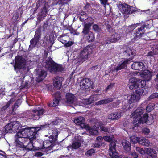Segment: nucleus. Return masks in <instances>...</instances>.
Segmentation results:
<instances>
[{
  "instance_id": "obj_3",
  "label": "nucleus",
  "mask_w": 158,
  "mask_h": 158,
  "mask_svg": "<svg viewBox=\"0 0 158 158\" xmlns=\"http://www.w3.org/2000/svg\"><path fill=\"white\" fill-rule=\"evenodd\" d=\"M58 132L56 129H54L52 131V132L45 135V137H48L50 140H46L44 142H42L43 146L45 150H50L54 145L53 144L57 141Z\"/></svg>"
},
{
  "instance_id": "obj_1",
  "label": "nucleus",
  "mask_w": 158,
  "mask_h": 158,
  "mask_svg": "<svg viewBox=\"0 0 158 158\" xmlns=\"http://www.w3.org/2000/svg\"><path fill=\"white\" fill-rule=\"evenodd\" d=\"M47 124L41 125L40 127H36L25 128L20 129V131L16 133L15 137L22 139L28 138L32 140L35 137V135L40 130L44 129L48 127Z\"/></svg>"
},
{
  "instance_id": "obj_6",
  "label": "nucleus",
  "mask_w": 158,
  "mask_h": 158,
  "mask_svg": "<svg viewBox=\"0 0 158 158\" xmlns=\"http://www.w3.org/2000/svg\"><path fill=\"white\" fill-rule=\"evenodd\" d=\"M25 64L26 62L24 58L20 56H16L15 57V63L14 66L16 72H19L20 69H24Z\"/></svg>"
},
{
  "instance_id": "obj_44",
  "label": "nucleus",
  "mask_w": 158,
  "mask_h": 158,
  "mask_svg": "<svg viewBox=\"0 0 158 158\" xmlns=\"http://www.w3.org/2000/svg\"><path fill=\"white\" fill-rule=\"evenodd\" d=\"M122 112L119 111L118 112L114 113L115 119H118L121 116Z\"/></svg>"
},
{
  "instance_id": "obj_45",
  "label": "nucleus",
  "mask_w": 158,
  "mask_h": 158,
  "mask_svg": "<svg viewBox=\"0 0 158 158\" xmlns=\"http://www.w3.org/2000/svg\"><path fill=\"white\" fill-rule=\"evenodd\" d=\"M130 140L131 142L135 144L138 142V137L135 136H132L130 137Z\"/></svg>"
},
{
  "instance_id": "obj_10",
  "label": "nucleus",
  "mask_w": 158,
  "mask_h": 158,
  "mask_svg": "<svg viewBox=\"0 0 158 158\" xmlns=\"http://www.w3.org/2000/svg\"><path fill=\"white\" fill-rule=\"evenodd\" d=\"M146 27V25H143L140 28H138L134 34V37L133 40H136L140 38L144 34L145 32L144 28Z\"/></svg>"
},
{
  "instance_id": "obj_28",
  "label": "nucleus",
  "mask_w": 158,
  "mask_h": 158,
  "mask_svg": "<svg viewBox=\"0 0 158 158\" xmlns=\"http://www.w3.org/2000/svg\"><path fill=\"white\" fill-rule=\"evenodd\" d=\"M123 53L124 55L126 56H128L132 55H134L135 54V52L134 50H132L131 48H126L123 52Z\"/></svg>"
},
{
  "instance_id": "obj_27",
  "label": "nucleus",
  "mask_w": 158,
  "mask_h": 158,
  "mask_svg": "<svg viewBox=\"0 0 158 158\" xmlns=\"http://www.w3.org/2000/svg\"><path fill=\"white\" fill-rule=\"evenodd\" d=\"M147 153L152 158H156L157 157V154L156 151L154 149L148 148L146 149Z\"/></svg>"
},
{
  "instance_id": "obj_51",
  "label": "nucleus",
  "mask_w": 158,
  "mask_h": 158,
  "mask_svg": "<svg viewBox=\"0 0 158 158\" xmlns=\"http://www.w3.org/2000/svg\"><path fill=\"white\" fill-rule=\"evenodd\" d=\"M128 86L129 87V89L131 90H133L136 89L138 88L137 85L136 84H133V85L131 84H128Z\"/></svg>"
},
{
  "instance_id": "obj_38",
  "label": "nucleus",
  "mask_w": 158,
  "mask_h": 158,
  "mask_svg": "<svg viewBox=\"0 0 158 158\" xmlns=\"http://www.w3.org/2000/svg\"><path fill=\"white\" fill-rule=\"evenodd\" d=\"M59 103V100L55 98L53 100V102L48 104L49 107L56 106L58 105Z\"/></svg>"
},
{
  "instance_id": "obj_26",
  "label": "nucleus",
  "mask_w": 158,
  "mask_h": 158,
  "mask_svg": "<svg viewBox=\"0 0 158 158\" xmlns=\"http://www.w3.org/2000/svg\"><path fill=\"white\" fill-rule=\"evenodd\" d=\"M85 128L88 130L90 134L93 135H97L98 134V131L95 127H90L88 125H87Z\"/></svg>"
},
{
  "instance_id": "obj_58",
  "label": "nucleus",
  "mask_w": 158,
  "mask_h": 158,
  "mask_svg": "<svg viewBox=\"0 0 158 158\" xmlns=\"http://www.w3.org/2000/svg\"><path fill=\"white\" fill-rule=\"evenodd\" d=\"M74 42L71 41H67L66 43L64 45L65 47H68L71 46L73 44Z\"/></svg>"
},
{
  "instance_id": "obj_23",
  "label": "nucleus",
  "mask_w": 158,
  "mask_h": 158,
  "mask_svg": "<svg viewBox=\"0 0 158 158\" xmlns=\"http://www.w3.org/2000/svg\"><path fill=\"white\" fill-rule=\"evenodd\" d=\"M92 25L91 23L85 24L84 28L82 31V33L84 35H86L91 32L90 31V27Z\"/></svg>"
},
{
  "instance_id": "obj_40",
  "label": "nucleus",
  "mask_w": 158,
  "mask_h": 158,
  "mask_svg": "<svg viewBox=\"0 0 158 158\" xmlns=\"http://www.w3.org/2000/svg\"><path fill=\"white\" fill-rule=\"evenodd\" d=\"M81 143L79 142H75L72 143V147L74 149H77L80 147Z\"/></svg>"
},
{
  "instance_id": "obj_46",
  "label": "nucleus",
  "mask_w": 158,
  "mask_h": 158,
  "mask_svg": "<svg viewBox=\"0 0 158 158\" xmlns=\"http://www.w3.org/2000/svg\"><path fill=\"white\" fill-rule=\"evenodd\" d=\"M151 145L150 142L145 138H144L143 141V146H145L147 147H148Z\"/></svg>"
},
{
  "instance_id": "obj_22",
  "label": "nucleus",
  "mask_w": 158,
  "mask_h": 158,
  "mask_svg": "<svg viewBox=\"0 0 158 158\" xmlns=\"http://www.w3.org/2000/svg\"><path fill=\"white\" fill-rule=\"evenodd\" d=\"M11 123L13 126V132H17L18 130H20L22 126L19 121H16Z\"/></svg>"
},
{
  "instance_id": "obj_31",
  "label": "nucleus",
  "mask_w": 158,
  "mask_h": 158,
  "mask_svg": "<svg viewBox=\"0 0 158 158\" xmlns=\"http://www.w3.org/2000/svg\"><path fill=\"white\" fill-rule=\"evenodd\" d=\"M140 99L139 96L136 94H132L129 99V103H134L139 101Z\"/></svg>"
},
{
  "instance_id": "obj_29",
  "label": "nucleus",
  "mask_w": 158,
  "mask_h": 158,
  "mask_svg": "<svg viewBox=\"0 0 158 158\" xmlns=\"http://www.w3.org/2000/svg\"><path fill=\"white\" fill-rule=\"evenodd\" d=\"M113 99L111 98H106L96 102L95 104L97 105L106 104L108 103L111 102L113 101Z\"/></svg>"
},
{
  "instance_id": "obj_34",
  "label": "nucleus",
  "mask_w": 158,
  "mask_h": 158,
  "mask_svg": "<svg viewBox=\"0 0 158 158\" xmlns=\"http://www.w3.org/2000/svg\"><path fill=\"white\" fill-rule=\"evenodd\" d=\"M13 127L12 123H10L7 125L5 127V131L6 133L13 132Z\"/></svg>"
},
{
  "instance_id": "obj_53",
  "label": "nucleus",
  "mask_w": 158,
  "mask_h": 158,
  "mask_svg": "<svg viewBox=\"0 0 158 158\" xmlns=\"http://www.w3.org/2000/svg\"><path fill=\"white\" fill-rule=\"evenodd\" d=\"M144 137H138V142L140 144L143 146V141Z\"/></svg>"
},
{
  "instance_id": "obj_7",
  "label": "nucleus",
  "mask_w": 158,
  "mask_h": 158,
  "mask_svg": "<svg viewBox=\"0 0 158 158\" xmlns=\"http://www.w3.org/2000/svg\"><path fill=\"white\" fill-rule=\"evenodd\" d=\"M37 135L38 134H36L35 138L32 140L29 139V142L27 145H25L24 148L29 150H37L41 149V147L38 146V143L37 141Z\"/></svg>"
},
{
  "instance_id": "obj_55",
  "label": "nucleus",
  "mask_w": 158,
  "mask_h": 158,
  "mask_svg": "<svg viewBox=\"0 0 158 158\" xmlns=\"http://www.w3.org/2000/svg\"><path fill=\"white\" fill-rule=\"evenodd\" d=\"M138 24H132L131 25L129 26L128 27V29L129 30H132L134 29L136 27L137 25Z\"/></svg>"
},
{
  "instance_id": "obj_4",
  "label": "nucleus",
  "mask_w": 158,
  "mask_h": 158,
  "mask_svg": "<svg viewBox=\"0 0 158 158\" xmlns=\"http://www.w3.org/2000/svg\"><path fill=\"white\" fill-rule=\"evenodd\" d=\"M45 67L52 73L57 71H61L63 70L62 66L55 63L51 58H48L47 60Z\"/></svg>"
},
{
  "instance_id": "obj_61",
  "label": "nucleus",
  "mask_w": 158,
  "mask_h": 158,
  "mask_svg": "<svg viewBox=\"0 0 158 158\" xmlns=\"http://www.w3.org/2000/svg\"><path fill=\"white\" fill-rule=\"evenodd\" d=\"M54 96L56 98H60V94L59 92H57L54 95Z\"/></svg>"
},
{
  "instance_id": "obj_54",
  "label": "nucleus",
  "mask_w": 158,
  "mask_h": 158,
  "mask_svg": "<svg viewBox=\"0 0 158 158\" xmlns=\"http://www.w3.org/2000/svg\"><path fill=\"white\" fill-rule=\"evenodd\" d=\"M129 108V107L127 104L124 105L122 108L121 111L125 112Z\"/></svg>"
},
{
  "instance_id": "obj_12",
  "label": "nucleus",
  "mask_w": 158,
  "mask_h": 158,
  "mask_svg": "<svg viewBox=\"0 0 158 158\" xmlns=\"http://www.w3.org/2000/svg\"><path fill=\"white\" fill-rule=\"evenodd\" d=\"M132 59V58H129L126 59L125 61L120 64L118 66L114 67L113 71H116V72H117L119 70L125 68L126 67L128 62L130 61Z\"/></svg>"
},
{
  "instance_id": "obj_16",
  "label": "nucleus",
  "mask_w": 158,
  "mask_h": 158,
  "mask_svg": "<svg viewBox=\"0 0 158 158\" xmlns=\"http://www.w3.org/2000/svg\"><path fill=\"white\" fill-rule=\"evenodd\" d=\"M47 12L46 8L45 6H44L42 9L41 13H39L38 14V17L37 18V20L36 22V24L40 23L46 16V13Z\"/></svg>"
},
{
  "instance_id": "obj_50",
  "label": "nucleus",
  "mask_w": 158,
  "mask_h": 158,
  "mask_svg": "<svg viewBox=\"0 0 158 158\" xmlns=\"http://www.w3.org/2000/svg\"><path fill=\"white\" fill-rule=\"evenodd\" d=\"M136 150L141 154L143 155L145 152V151L143 148H141L139 147H136Z\"/></svg>"
},
{
  "instance_id": "obj_9",
  "label": "nucleus",
  "mask_w": 158,
  "mask_h": 158,
  "mask_svg": "<svg viewBox=\"0 0 158 158\" xmlns=\"http://www.w3.org/2000/svg\"><path fill=\"white\" fill-rule=\"evenodd\" d=\"M116 143L113 141H112L110 145L109 151V154L110 156L112 158H125L123 155L119 156L118 153L116 152Z\"/></svg>"
},
{
  "instance_id": "obj_57",
  "label": "nucleus",
  "mask_w": 158,
  "mask_h": 158,
  "mask_svg": "<svg viewBox=\"0 0 158 158\" xmlns=\"http://www.w3.org/2000/svg\"><path fill=\"white\" fill-rule=\"evenodd\" d=\"M113 138V136H104L103 139L107 141H110Z\"/></svg>"
},
{
  "instance_id": "obj_5",
  "label": "nucleus",
  "mask_w": 158,
  "mask_h": 158,
  "mask_svg": "<svg viewBox=\"0 0 158 158\" xmlns=\"http://www.w3.org/2000/svg\"><path fill=\"white\" fill-rule=\"evenodd\" d=\"M92 47L88 46L84 48L80 52L78 55L79 59L83 61L86 60L90 54L92 53Z\"/></svg>"
},
{
  "instance_id": "obj_36",
  "label": "nucleus",
  "mask_w": 158,
  "mask_h": 158,
  "mask_svg": "<svg viewBox=\"0 0 158 158\" xmlns=\"http://www.w3.org/2000/svg\"><path fill=\"white\" fill-rule=\"evenodd\" d=\"M86 39L89 42H92L94 40V34L92 32L86 35Z\"/></svg>"
},
{
  "instance_id": "obj_42",
  "label": "nucleus",
  "mask_w": 158,
  "mask_h": 158,
  "mask_svg": "<svg viewBox=\"0 0 158 158\" xmlns=\"http://www.w3.org/2000/svg\"><path fill=\"white\" fill-rule=\"evenodd\" d=\"M95 153V150L94 149H91L87 151L85 153V155L91 156L92 155H94Z\"/></svg>"
},
{
  "instance_id": "obj_52",
  "label": "nucleus",
  "mask_w": 158,
  "mask_h": 158,
  "mask_svg": "<svg viewBox=\"0 0 158 158\" xmlns=\"http://www.w3.org/2000/svg\"><path fill=\"white\" fill-rule=\"evenodd\" d=\"M93 29L95 31L97 32H99L101 31V28L96 24H95L93 25Z\"/></svg>"
},
{
  "instance_id": "obj_17",
  "label": "nucleus",
  "mask_w": 158,
  "mask_h": 158,
  "mask_svg": "<svg viewBox=\"0 0 158 158\" xmlns=\"http://www.w3.org/2000/svg\"><path fill=\"white\" fill-rule=\"evenodd\" d=\"M33 112L34 113L32 115V118L33 119L36 120L39 118V116L41 115L44 114V110L43 109H35L33 110Z\"/></svg>"
},
{
  "instance_id": "obj_32",
  "label": "nucleus",
  "mask_w": 158,
  "mask_h": 158,
  "mask_svg": "<svg viewBox=\"0 0 158 158\" xmlns=\"http://www.w3.org/2000/svg\"><path fill=\"white\" fill-rule=\"evenodd\" d=\"M39 40L33 38L30 41L31 44L29 46V50L32 49L36 45L37 43L39 41Z\"/></svg>"
},
{
  "instance_id": "obj_37",
  "label": "nucleus",
  "mask_w": 158,
  "mask_h": 158,
  "mask_svg": "<svg viewBox=\"0 0 158 158\" xmlns=\"http://www.w3.org/2000/svg\"><path fill=\"white\" fill-rule=\"evenodd\" d=\"M144 89H140L135 91V94L139 96V98H140V97L143 95V93L144 92Z\"/></svg>"
},
{
  "instance_id": "obj_64",
  "label": "nucleus",
  "mask_w": 158,
  "mask_h": 158,
  "mask_svg": "<svg viewBox=\"0 0 158 158\" xmlns=\"http://www.w3.org/2000/svg\"><path fill=\"white\" fill-rule=\"evenodd\" d=\"M114 84H111L107 86L106 90L110 89L114 86Z\"/></svg>"
},
{
  "instance_id": "obj_11",
  "label": "nucleus",
  "mask_w": 158,
  "mask_h": 158,
  "mask_svg": "<svg viewBox=\"0 0 158 158\" xmlns=\"http://www.w3.org/2000/svg\"><path fill=\"white\" fill-rule=\"evenodd\" d=\"M80 86L82 89H85L92 87V82L89 79H83L80 82Z\"/></svg>"
},
{
  "instance_id": "obj_39",
  "label": "nucleus",
  "mask_w": 158,
  "mask_h": 158,
  "mask_svg": "<svg viewBox=\"0 0 158 158\" xmlns=\"http://www.w3.org/2000/svg\"><path fill=\"white\" fill-rule=\"evenodd\" d=\"M41 148L40 149L41 150V151L42 152H37L35 153L34 154H33V156H35L37 157H41L42 155H44V154L45 153H47V152H45L44 151H43V150H41V149H43L42 148H41Z\"/></svg>"
},
{
  "instance_id": "obj_35",
  "label": "nucleus",
  "mask_w": 158,
  "mask_h": 158,
  "mask_svg": "<svg viewBox=\"0 0 158 158\" xmlns=\"http://www.w3.org/2000/svg\"><path fill=\"white\" fill-rule=\"evenodd\" d=\"M69 37L67 36H61L58 38V40L60 42L65 44L66 43L67 41H68Z\"/></svg>"
},
{
  "instance_id": "obj_2",
  "label": "nucleus",
  "mask_w": 158,
  "mask_h": 158,
  "mask_svg": "<svg viewBox=\"0 0 158 158\" xmlns=\"http://www.w3.org/2000/svg\"><path fill=\"white\" fill-rule=\"evenodd\" d=\"M143 111L142 108H138L131 115V117L134 119L133 123L135 126H139L141 123L143 124L148 122L147 119L148 117V114L145 113L142 118L141 116L143 114Z\"/></svg>"
},
{
  "instance_id": "obj_59",
  "label": "nucleus",
  "mask_w": 158,
  "mask_h": 158,
  "mask_svg": "<svg viewBox=\"0 0 158 158\" xmlns=\"http://www.w3.org/2000/svg\"><path fill=\"white\" fill-rule=\"evenodd\" d=\"M93 147L94 148H97L100 147L102 145V142H99L98 143H96L93 144Z\"/></svg>"
},
{
  "instance_id": "obj_20",
  "label": "nucleus",
  "mask_w": 158,
  "mask_h": 158,
  "mask_svg": "<svg viewBox=\"0 0 158 158\" xmlns=\"http://www.w3.org/2000/svg\"><path fill=\"white\" fill-rule=\"evenodd\" d=\"M121 36L120 34L117 33H114L111 37L110 39L108 40L107 44H109L110 42H115L121 38Z\"/></svg>"
},
{
  "instance_id": "obj_43",
  "label": "nucleus",
  "mask_w": 158,
  "mask_h": 158,
  "mask_svg": "<svg viewBox=\"0 0 158 158\" xmlns=\"http://www.w3.org/2000/svg\"><path fill=\"white\" fill-rule=\"evenodd\" d=\"M157 97H158V93H154L150 96L148 98V100L149 101Z\"/></svg>"
},
{
  "instance_id": "obj_47",
  "label": "nucleus",
  "mask_w": 158,
  "mask_h": 158,
  "mask_svg": "<svg viewBox=\"0 0 158 158\" xmlns=\"http://www.w3.org/2000/svg\"><path fill=\"white\" fill-rule=\"evenodd\" d=\"M100 128L102 131L105 132H109L110 131V127L107 126H102Z\"/></svg>"
},
{
  "instance_id": "obj_21",
  "label": "nucleus",
  "mask_w": 158,
  "mask_h": 158,
  "mask_svg": "<svg viewBox=\"0 0 158 158\" xmlns=\"http://www.w3.org/2000/svg\"><path fill=\"white\" fill-rule=\"evenodd\" d=\"M66 102L69 104L73 103L75 99L74 95L70 93H69L66 94Z\"/></svg>"
},
{
  "instance_id": "obj_8",
  "label": "nucleus",
  "mask_w": 158,
  "mask_h": 158,
  "mask_svg": "<svg viewBox=\"0 0 158 158\" xmlns=\"http://www.w3.org/2000/svg\"><path fill=\"white\" fill-rule=\"evenodd\" d=\"M118 7L124 16L131 14L135 11L133 7L126 4H119Z\"/></svg>"
},
{
  "instance_id": "obj_63",
  "label": "nucleus",
  "mask_w": 158,
  "mask_h": 158,
  "mask_svg": "<svg viewBox=\"0 0 158 158\" xmlns=\"http://www.w3.org/2000/svg\"><path fill=\"white\" fill-rule=\"evenodd\" d=\"M101 3L103 5H106L108 2V0H100Z\"/></svg>"
},
{
  "instance_id": "obj_60",
  "label": "nucleus",
  "mask_w": 158,
  "mask_h": 158,
  "mask_svg": "<svg viewBox=\"0 0 158 158\" xmlns=\"http://www.w3.org/2000/svg\"><path fill=\"white\" fill-rule=\"evenodd\" d=\"M120 102L119 100L116 101V102H114L112 103V106L114 107H116L120 103Z\"/></svg>"
},
{
  "instance_id": "obj_62",
  "label": "nucleus",
  "mask_w": 158,
  "mask_h": 158,
  "mask_svg": "<svg viewBox=\"0 0 158 158\" xmlns=\"http://www.w3.org/2000/svg\"><path fill=\"white\" fill-rule=\"evenodd\" d=\"M131 155L134 158H137L138 157V154L135 152H132Z\"/></svg>"
},
{
  "instance_id": "obj_49",
  "label": "nucleus",
  "mask_w": 158,
  "mask_h": 158,
  "mask_svg": "<svg viewBox=\"0 0 158 158\" xmlns=\"http://www.w3.org/2000/svg\"><path fill=\"white\" fill-rule=\"evenodd\" d=\"M154 106L153 104H149L146 107V110L148 112H150L153 109Z\"/></svg>"
},
{
  "instance_id": "obj_15",
  "label": "nucleus",
  "mask_w": 158,
  "mask_h": 158,
  "mask_svg": "<svg viewBox=\"0 0 158 158\" xmlns=\"http://www.w3.org/2000/svg\"><path fill=\"white\" fill-rule=\"evenodd\" d=\"M46 76V72L42 70H39L37 75L36 81L38 82H40L42 81L44 79Z\"/></svg>"
},
{
  "instance_id": "obj_25",
  "label": "nucleus",
  "mask_w": 158,
  "mask_h": 158,
  "mask_svg": "<svg viewBox=\"0 0 158 158\" xmlns=\"http://www.w3.org/2000/svg\"><path fill=\"white\" fill-rule=\"evenodd\" d=\"M14 140L16 146L19 148H24L25 145L22 142V139L15 136Z\"/></svg>"
},
{
  "instance_id": "obj_14",
  "label": "nucleus",
  "mask_w": 158,
  "mask_h": 158,
  "mask_svg": "<svg viewBox=\"0 0 158 158\" xmlns=\"http://www.w3.org/2000/svg\"><path fill=\"white\" fill-rule=\"evenodd\" d=\"M140 73L141 76L144 78L145 81H149L151 78V73L148 70L141 71L140 72Z\"/></svg>"
},
{
  "instance_id": "obj_13",
  "label": "nucleus",
  "mask_w": 158,
  "mask_h": 158,
  "mask_svg": "<svg viewBox=\"0 0 158 158\" xmlns=\"http://www.w3.org/2000/svg\"><path fill=\"white\" fill-rule=\"evenodd\" d=\"M63 80V78L61 77H56L53 81V84L54 87L58 89H59L61 88L62 82Z\"/></svg>"
},
{
  "instance_id": "obj_30",
  "label": "nucleus",
  "mask_w": 158,
  "mask_h": 158,
  "mask_svg": "<svg viewBox=\"0 0 158 158\" xmlns=\"http://www.w3.org/2000/svg\"><path fill=\"white\" fill-rule=\"evenodd\" d=\"M41 29L42 28L41 26H40L37 29L34 35V39H36L39 40H40L41 35Z\"/></svg>"
},
{
  "instance_id": "obj_33",
  "label": "nucleus",
  "mask_w": 158,
  "mask_h": 158,
  "mask_svg": "<svg viewBox=\"0 0 158 158\" xmlns=\"http://www.w3.org/2000/svg\"><path fill=\"white\" fill-rule=\"evenodd\" d=\"M145 81H144L137 79V81H136V84L137 87L139 88H142L145 85Z\"/></svg>"
},
{
  "instance_id": "obj_24",
  "label": "nucleus",
  "mask_w": 158,
  "mask_h": 158,
  "mask_svg": "<svg viewBox=\"0 0 158 158\" xmlns=\"http://www.w3.org/2000/svg\"><path fill=\"white\" fill-rule=\"evenodd\" d=\"M122 144L125 150L129 151L131 150V144L129 141L123 140L122 142Z\"/></svg>"
},
{
  "instance_id": "obj_56",
  "label": "nucleus",
  "mask_w": 158,
  "mask_h": 158,
  "mask_svg": "<svg viewBox=\"0 0 158 158\" xmlns=\"http://www.w3.org/2000/svg\"><path fill=\"white\" fill-rule=\"evenodd\" d=\"M114 113H112L109 114L108 116V119L111 120H115V118L114 117Z\"/></svg>"
},
{
  "instance_id": "obj_48",
  "label": "nucleus",
  "mask_w": 158,
  "mask_h": 158,
  "mask_svg": "<svg viewBox=\"0 0 158 158\" xmlns=\"http://www.w3.org/2000/svg\"><path fill=\"white\" fill-rule=\"evenodd\" d=\"M137 81V78H132L129 79L128 84H136V81Z\"/></svg>"
},
{
  "instance_id": "obj_19",
  "label": "nucleus",
  "mask_w": 158,
  "mask_h": 158,
  "mask_svg": "<svg viewBox=\"0 0 158 158\" xmlns=\"http://www.w3.org/2000/svg\"><path fill=\"white\" fill-rule=\"evenodd\" d=\"M84 118L82 117H79L74 120V123L77 125H80L82 128H85L87 125L84 123Z\"/></svg>"
},
{
  "instance_id": "obj_41",
  "label": "nucleus",
  "mask_w": 158,
  "mask_h": 158,
  "mask_svg": "<svg viewBox=\"0 0 158 158\" xmlns=\"http://www.w3.org/2000/svg\"><path fill=\"white\" fill-rule=\"evenodd\" d=\"M14 101L13 99H10L9 101L6 105L4 106L2 109L1 110L5 111L6 109L9 107L11 103Z\"/></svg>"
},
{
  "instance_id": "obj_18",
  "label": "nucleus",
  "mask_w": 158,
  "mask_h": 158,
  "mask_svg": "<svg viewBox=\"0 0 158 158\" xmlns=\"http://www.w3.org/2000/svg\"><path fill=\"white\" fill-rule=\"evenodd\" d=\"M145 67V64L142 62H134L131 65L132 69L139 70L144 68Z\"/></svg>"
}]
</instances>
